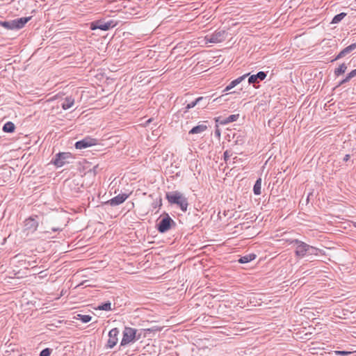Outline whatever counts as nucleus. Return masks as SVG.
I'll return each instance as SVG.
<instances>
[{"label":"nucleus","mask_w":356,"mask_h":356,"mask_svg":"<svg viewBox=\"0 0 356 356\" xmlns=\"http://www.w3.org/2000/svg\"><path fill=\"white\" fill-rule=\"evenodd\" d=\"M103 168H100L99 164L95 165L92 169L88 170V173H92L93 175H96Z\"/></svg>","instance_id":"obj_27"},{"label":"nucleus","mask_w":356,"mask_h":356,"mask_svg":"<svg viewBox=\"0 0 356 356\" xmlns=\"http://www.w3.org/2000/svg\"><path fill=\"white\" fill-rule=\"evenodd\" d=\"M172 225H175L174 220L168 213H165L164 216L156 224V228L160 233H165L171 228Z\"/></svg>","instance_id":"obj_5"},{"label":"nucleus","mask_w":356,"mask_h":356,"mask_svg":"<svg viewBox=\"0 0 356 356\" xmlns=\"http://www.w3.org/2000/svg\"><path fill=\"white\" fill-rule=\"evenodd\" d=\"M69 159H72V155L70 152H59L55 155L51 163L57 168H60L70 163Z\"/></svg>","instance_id":"obj_6"},{"label":"nucleus","mask_w":356,"mask_h":356,"mask_svg":"<svg viewBox=\"0 0 356 356\" xmlns=\"http://www.w3.org/2000/svg\"><path fill=\"white\" fill-rule=\"evenodd\" d=\"M97 144V140L90 137H86L83 139L76 142V149H82Z\"/></svg>","instance_id":"obj_8"},{"label":"nucleus","mask_w":356,"mask_h":356,"mask_svg":"<svg viewBox=\"0 0 356 356\" xmlns=\"http://www.w3.org/2000/svg\"><path fill=\"white\" fill-rule=\"evenodd\" d=\"M350 159V155L349 154H346L344 158H343V161H348Z\"/></svg>","instance_id":"obj_36"},{"label":"nucleus","mask_w":356,"mask_h":356,"mask_svg":"<svg viewBox=\"0 0 356 356\" xmlns=\"http://www.w3.org/2000/svg\"><path fill=\"white\" fill-rule=\"evenodd\" d=\"M334 353L337 355H348L350 354L351 353L348 352V351H344V350H336V351H334Z\"/></svg>","instance_id":"obj_32"},{"label":"nucleus","mask_w":356,"mask_h":356,"mask_svg":"<svg viewBox=\"0 0 356 356\" xmlns=\"http://www.w3.org/2000/svg\"><path fill=\"white\" fill-rule=\"evenodd\" d=\"M116 26V22L113 20L105 22L104 20H96L91 23L90 29L92 30L100 29L102 31H108Z\"/></svg>","instance_id":"obj_7"},{"label":"nucleus","mask_w":356,"mask_h":356,"mask_svg":"<svg viewBox=\"0 0 356 356\" xmlns=\"http://www.w3.org/2000/svg\"><path fill=\"white\" fill-rule=\"evenodd\" d=\"M165 197L170 204H176L183 212L188 209V199L185 195L178 191L167 193Z\"/></svg>","instance_id":"obj_2"},{"label":"nucleus","mask_w":356,"mask_h":356,"mask_svg":"<svg viewBox=\"0 0 356 356\" xmlns=\"http://www.w3.org/2000/svg\"><path fill=\"white\" fill-rule=\"evenodd\" d=\"M120 331L118 328L115 327L111 330L108 332V340L107 341L106 347L113 348L118 341V334Z\"/></svg>","instance_id":"obj_10"},{"label":"nucleus","mask_w":356,"mask_h":356,"mask_svg":"<svg viewBox=\"0 0 356 356\" xmlns=\"http://www.w3.org/2000/svg\"><path fill=\"white\" fill-rule=\"evenodd\" d=\"M346 16V13H339V14H337V15H336L333 17V19H332V20L331 23H332V24H338V23H339V22H341V20H342V19H343Z\"/></svg>","instance_id":"obj_22"},{"label":"nucleus","mask_w":356,"mask_h":356,"mask_svg":"<svg viewBox=\"0 0 356 356\" xmlns=\"http://www.w3.org/2000/svg\"><path fill=\"white\" fill-rule=\"evenodd\" d=\"M205 38L210 43L221 42L225 40V31H216L210 35H207Z\"/></svg>","instance_id":"obj_9"},{"label":"nucleus","mask_w":356,"mask_h":356,"mask_svg":"<svg viewBox=\"0 0 356 356\" xmlns=\"http://www.w3.org/2000/svg\"><path fill=\"white\" fill-rule=\"evenodd\" d=\"M128 197L129 195L125 193L119 194L117 196L108 200L106 204L112 207L118 206L123 203L128 198Z\"/></svg>","instance_id":"obj_11"},{"label":"nucleus","mask_w":356,"mask_h":356,"mask_svg":"<svg viewBox=\"0 0 356 356\" xmlns=\"http://www.w3.org/2000/svg\"><path fill=\"white\" fill-rule=\"evenodd\" d=\"M74 103V99L72 97H67L62 103V108L64 110L70 108Z\"/></svg>","instance_id":"obj_17"},{"label":"nucleus","mask_w":356,"mask_h":356,"mask_svg":"<svg viewBox=\"0 0 356 356\" xmlns=\"http://www.w3.org/2000/svg\"><path fill=\"white\" fill-rule=\"evenodd\" d=\"M31 19V17H20L17 18L14 20L15 26L16 27V29H20L23 28L25 24Z\"/></svg>","instance_id":"obj_15"},{"label":"nucleus","mask_w":356,"mask_h":356,"mask_svg":"<svg viewBox=\"0 0 356 356\" xmlns=\"http://www.w3.org/2000/svg\"><path fill=\"white\" fill-rule=\"evenodd\" d=\"M51 230H52L53 232H58V231H60V229L59 228L53 227V228L51 229Z\"/></svg>","instance_id":"obj_37"},{"label":"nucleus","mask_w":356,"mask_h":356,"mask_svg":"<svg viewBox=\"0 0 356 356\" xmlns=\"http://www.w3.org/2000/svg\"><path fill=\"white\" fill-rule=\"evenodd\" d=\"M261 179L259 178L254 183L253 186V192L255 195H259L261 194Z\"/></svg>","instance_id":"obj_20"},{"label":"nucleus","mask_w":356,"mask_h":356,"mask_svg":"<svg viewBox=\"0 0 356 356\" xmlns=\"http://www.w3.org/2000/svg\"><path fill=\"white\" fill-rule=\"evenodd\" d=\"M215 135L218 137H220V129H218V127L216 126V129L215 130Z\"/></svg>","instance_id":"obj_35"},{"label":"nucleus","mask_w":356,"mask_h":356,"mask_svg":"<svg viewBox=\"0 0 356 356\" xmlns=\"http://www.w3.org/2000/svg\"><path fill=\"white\" fill-rule=\"evenodd\" d=\"M356 49V42L351 44L350 45L346 47L343 49H342L339 54L335 57L334 59H333L332 61L337 60L339 59H341L345 56H346L348 54H350L353 51H354Z\"/></svg>","instance_id":"obj_13"},{"label":"nucleus","mask_w":356,"mask_h":356,"mask_svg":"<svg viewBox=\"0 0 356 356\" xmlns=\"http://www.w3.org/2000/svg\"><path fill=\"white\" fill-rule=\"evenodd\" d=\"M266 76V72L260 71L255 74L249 76L248 83L249 84L254 85L255 83H258L259 81L264 80Z\"/></svg>","instance_id":"obj_12"},{"label":"nucleus","mask_w":356,"mask_h":356,"mask_svg":"<svg viewBox=\"0 0 356 356\" xmlns=\"http://www.w3.org/2000/svg\"><path fill=\"white\" fill-rule=\"evenodd\" d=\"M353 226L356 228V221L355 222H353Z\"/></svg>","instance_id":"obj_39"},{"label":"nucleus","mask_w":356,"mask_h":356,"mask_svg":"<svg viewBox=\"0 0 356 356\" xmlns=\"http://www.w3.org/2000/svg\"><path fill=\"white\" fill-rule=\"evenodd\" d=\"M137 330L132 327H125L123 331V337L120 343V346H124L131 342L138 339L140 335L136 336Z\"/></svg>","instance_id":"obj_4"},{"label":"nucleus","mask_w":356,"mask_h":356,"mask_svg":"<svg viewBox=\"0 0 356 356\" xmlns=\"http://www.w3.org/2000/svg\"><path fill=\"white\" fill-rule=\"evenodd\" d=\"M255 258H256V254H254L253 253L249 254H246V255L241 257L238 259V262L241 264H247V263H249L251 261L254 260Z\"/></svg>","instance_id":"obj_18"},{"label":"nucleus","mask_w":356,"mask_h":356,"mask_svg":"<svg viewBox=\"0 0 356 356\" xmlns=\"http://www.w3.org/2000/svg\"><path fill=\"white\" fill-rule=\"evenodd\" d=\"M209 100V98L208 97H197L195 101L191 102V103L188 104L186 107L184 108V113H186L188 111L189 109L195 107L196 105H200V102L202 101Z\"/></svg>","instance_id":"obj_14"},{"label":"nucleus","mask_w":356,"mask_h":356,"mask_svg":"<svg viewBox=\"0 0 356 356\" xmlns=\"http://www.w3.org/2000/svg\"><path fill=\"white\" fill-rule=\"evenodd\" d=\"M15 126L12 122H8L3 126V131L6 133H13L15 131Z\"/></svg>","instance_id":"obj_19"},{"label":"nucleus","mask_w":356,"mask_h":356,"mask_svg":"<svg viewBox=\"0 0 356 356\" xmlns=\"http://www.w3.org/2000/svg\"><path fill=\"white\" fill-rule=\"evenodd\" d=\"M237 85L238 84L236 82V80L234 79L229 83V84L224 89L223 92L229 91Z\"/></svg>","instance_id":"obj_28"},{"label":"nucleus","mask_w":356,"mask_h":356,"mask_svg":"<svg viewBox=\"0 0 356 356\" xmlns=\"http://www.w3.org/2000/svg\"><path fill=\"white\" fill-rule=\"evenodd\" d=\"M51 351V349L46 348L40 352V356H50Z\"/></svg>","instance_id":"obj_29"},{"label":"nucleus","mask_w":356,"mask_h":356,"mask_svg":"<svg viewBox=\"0 0 356 356\" xmlns=\"http://www.w3.org/2000/svg\"><path fill=\"white\" fill-rule=\"evenodd\" d=\"M207 129V126L204 124H198L193 127L188 132L189 134H197L205 131Z\"/></svg>","instance_id":"obj_16"},{"label":"nucleus","mask_w":356,"mask_h":356,"mask_svg":"<svg viewBox=\"0 0 356 356\" xmlns=\"http://www.w3.org/2000/svg\"><path fill=\"white\" fill-rule=\"evenodd\" d=\"M1 25L8 29H16V27H15V22H14V20H11V21H5L3 22H1Z\"/></svg>","instance_id":"obj_23"},{"label":"nucleus","mask_w":356,"mask_h":356,"mask_svg":"<svg viewBox=\"0 0 356 356\" xmlns=\"http://www.w3.org/2000/svg\"><path fill=\"white\" fill-rule=\"evenodd\" d=\"M249 75H250V73H248V74H243L241 76H239L238 78L235 79L236 82L237 83V84H239L240 83H241Z\"/></svg>","instance_id":"obj_31"},{"label":"nucleus","mask_w":356,"mask_h":356,"mask_svg":"<svg viewBox=\"0 0 356 356\" xmlns=\"http://www.w3.org/2000/svg\"><path fill=\"white\" fill-rule=\"evenodd\" d=\"M289 243L296 245L295 254L300 258H302L307 255H318L320 251L319 249L298 239L289 241Z\"/></svg>","instance_id":"obj_1"},{"label":"nucleus","mask_w":356,"mask_h":356,"mask_svg":"<svg viewBox=\"0 0 356 356\" xmlns=\"http://www.w3.org/2000/svg\"><path fill=\"white\" fill-rule=\"evenodd\" d=\"M351 79L349 77L348 74H347V76H346L345 79H343V80H341L339 83V86H342L343 84H345L346 83L348 82Z\"/></svg>","instance_id":"obj_33"},{"label":"nucleus","mask_w":356,"mask_h":356,"mask_svg":"<svg viewBox=\"0 0 356 356\" xmlns=\"http://www.w3.org/2000/svg\"><path fill=\"white\" fill-rule=\"evenodd\" d=\"M347 70V65L345 63L341 64L337 68L334 70V74L336 76L343 74Z\"/></svg>","instance_id":"obj_21"},{"label":"nucleus","mask_w":356,"mask_h":356,"mask_svg":"<svg viewBox=\"0 0 356 356\" xmlns=\"http://www.w3.org/2000/svg\"><path fill=\"white\" fill-rule=\"evenodd\" d=\"M38 218V216H31L24 220L22 232L26 236L32 235L37 230L39 226Z\"/></svg>","instance_id":"obj_3"},{"label":"nucleus","mask_w":356,"mask_h":356,"mask_svg":"<svg viewBox=\"0 0 356 356\" xmlns=\"http://www.w3.org/2000/svg\"><path fill=\"white\" fill-rule=\"evenodd\" d=\"M239 118L238 114H233L228 116L222 122L223 124H227L229 122H235Z\"/></svg>","instance_id":"obj_26"},{"label":"nucleus","mask_w":356,"mask_h":356,"mask_svg":"<svg viewBox=\"0 0 356 356\" xmlns=\"http://www.w3.org/2000/svg\"><path fill=\"white\" fill-rule=\"evenodd\" d=\"M348 74L350 79L355 77L356 76V68L355 70H352Z\"/></svg>","instance_id":"obj_34"},{"label":"nucleus","mask_w":356,"mask_h":356,"mask_svg":"<svg viewBox=\"0 0 356 356\" xmlns=\"http://www.w3.org/2000/svg\"><path fill=\"white\" fill-rule=\"evenodd\" d=\"M76 319L80 320L83 323H88L91 321L92 316L90 315L78 314Z\"/></svg>","instance_id":"obj_24"},{"label":"nucleus","mask_w":356,"mask_h":356,"mask_svg":"<svg viewBox=\"0 0 356 356\" xmlns=\"http://www.w3.org/2000/svg\"><path fill=\"white\" fill-rule=\"evenodd\" d=\"M208 104H209V102H207V103L203 104H202V108H206Z\"/></svg>","instance_id":"obj_38"},{"label":"nucleus","mask_w":356,"mask_h":356,"mask_svg":"<svg viewBox=\"0 0 356 356\" xmlns=\"http://www.w3.org/2000/svg\"><path fill=\"white\" fill-rule=\"evenodd\" d=\"M97 308L100 310L110 311L111 310V303L109 301L103 302Z\"/></svg>","instance_id":"obj_25"},{"label":"nucleus","mask_w":356,"mask_h":356,"mask_svg":"<svg viewBox=\"0 0 356 356\" xmlns=\"http://www.w3.org/2000/svg\"><path fill=\"white\" fill-rule=\"evenodd\" d=\"M232 156V153L229 150H226L223 154L225 161L227 162Z\"/></svg>","instance_id":"obj_30"}]
</instances>
